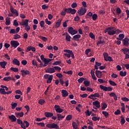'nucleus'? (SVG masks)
<instances>
[{"instance_id":"obj_6","label":"nucleus","mask_w":129,"mask_h":129,"mask_svg":"<svg viewBox=\"0 0 129 129\" xmlns=\"http://www.w3.org/2000/svg\"><path fill=\"white\" fill-rule=\"evenodd\" d=\"M68 31L69 32V34H71V35H75L78 33V31L77 30H74V28L73 27H69Z\"/></svg>"},{"instance_id":"obj_46","label":"nucleus","mask_w":129,"mask_h":129,"mask_svg":"<svg viewBox=\"0 0 129 129\" xmlns=\"http://www.w3.org/2000/svg\"><path fill=\"white\" fill-rule=\"evenodd\" d=\"M122 51L123 52L124 54H126V52H129V49L127 48H125L122 49Z\"/></svg>"},{"instance_id":"obj_59","label":"nucleus","mask_w":129,"mask_h":129,"mask_svg":"<svg viewBox=\"0 0 129 129\" xmlns=\"http://www.w3.org/2000/svg\"><path fill=\"white\" fill-rule=\"evenodd\" d=\"M103 55L104 58V60H105V59L107 58L108 57V53L106 52H104Z\"/></svg>"},{"instance_id":"obj_58","label":"nucleus","mask_w":129,"mask_h":129,"mask_svg":"<svg viewBox=\"0 0 129 129\" xmlns=\"http://www.w3.org/2000/svg\"><path fill=\"white\" fill-rule=\"evenodd\" d=\"M0 93H1V94H5L6 90H5V89L1 88L0 89Z\"/></svg>"},{"instance_id":"obj_35","label":"nucleus","mask_w":129,"mask_h":129,"mask_svg":"<svg viewBox=\"0 0 129 129\" xmlns=\"http://www.w3.org/2000/svg\"><path fill=\"white\" fill-rule=\"evenodd\" d=\"M109 83L110 85H112V86H116L117 84L114 82V81H112L111 80L109 81Z\"/></svg>"},{"instance_id":"obj_19","label":"nucleus","mask_w":129,"mask_h":129,"mask_svg":"<svg viewBox=\"0 0 129 129\" xmlns=\"http://www.w3.org/2000/svg\"><path fill=\"white\" fill-rule=\"evenodd\" d=\"M123 44L124 46H128V45H129V43H128L129 39H128V38H125L123 40Z\"/></svg>"},{"instance_id":"obj_32","label":"nucleus","mask_w":129,"mask_h":129,"mask_svg":"<svg viewBox=\"0 0 129 129\" xmlns=\"http://www.w3.org/2000/svg\"><path fill=\"white\" fill-rule=\"evenodd\" d=\"M84 84L85 86H86V87H88V86H89L90 85V82L88 81H84Z\"/></svg>"},{"instance_id":"obj_43","label":"nucleus","mask_w":129,"mask_h":129,"mask_svg":"<svg viewBox=\"0 0 129 129\" xmlns=\"http://www.w3.org/2000/svg\"><path fill=\"white\" fill-rule=\"evenodd\" d=\"M71 39V36H70V35H66V41H67L68 42H70Z\"/></svg>"},{"instance_id":"obj_24","label":"nucleus","mask_w":129,"mask_h":129,"mask_svg":"<svg viewBox=\"0 0 129 129\" xmlns=\"http://www.w3.org/2000/svg\"><path fill=\"white\" fill-rule=\"evenodd\" d=\"M11 24V18L9 17H7L6 19V26H9Z\"/></svg>"},{"instance_id":"obj_37","label":"nucleus","mask_w":129,"mask_h":129,"mask_svg":"<svg viewBox=\"0 0 129 129\" xmlns=\"http://www.w3.org/2000/svg\"><path fill=\"white\" fill-rule=\"evenodd\" d=\"M100 95L99 93H95L94 94H91V97H100Z\"/></svg>"},{"instance_id":"obj_21","label":"nucleus","mask_w":129,"mask_h":129,"mask_svg":"<svg viewBox=\"0 0 129 129\" xmlns=\"http://www.w3.org/2000/svg\"><path fill=\"white\" fill-rule=\"evenodd\" d=\"M13 64L14 65H17V66H20V61L17 58H14L13 60Z\"/></svg>"},{"instance_id":"obj_33","label":"nucleus","mask_w":129,"mask_h":129,"mask_svg":"<svg viewBox=\"0 0 129 129\" xmlns=\"http://www.w3.org/2000/svg\"><path fill=\"white\" fill-rule=\"evenodd\" d=\"M121 118V124H124V123H125V119H124V117H123L122 116H120Z\"/></svg>"},{"instance_id":"obj_10","label":"nucleus","mask_w":129,"mask_h":129,"mask_svg":"<svg viewBox=\"0 0 129 129\" xmlns=\"http://www.w3.org/2000/svg\"><path fill=\"white\" fill-rule=\"evenodd\" d=\"M54 108L55 109V111L57 112H58V113H61V112H63V109H61L60 108V106L55 105L54 106Z\"/></svg>"},{"instance_id":"obj_15","label":"nucleus","mask_w":129,"mask_h":129,"mask_svg":"<svg viewBox=\"0 0 129 129\" xmlns=\"http://www.w3.org/2000/svg\"><path fill=\"white\" fill-rule=\"evenodd\" d=\"M20 25H21V26H25V27H27L29 25V20L26 19L24 20V22L20 23Z\"/></svg>"},{"instance_id":"obj_20","label":"nucleus","mask_w":129,"mask_h":129,"mask_svg":"<svg viewBox=\"0 0 129 129\" xmlns=\"http://www.w3.org/2000/svg\"><path fill=\"white\" fill-rule=\"evenodd\" d=\"M80 38H81V35H80V34H77L74 36L72 39L74 40V41H79V39L77 40V39H80Z\"/></svg>"},{"instance_id":"obj_23","label":"nucleus","mask_w":129,"mask_h":129,"mask_svg":"<svg viewBox=\"0 0 129 129\" xmlns=\"http://www.w3.org/2000/svg\"><path fill=\"white\" fill-rule=\"evenodd\" d=\"M15 115L16 117H19V116H20V117H23L24 116V112H21L19 113H15Z\"/></svg>"},{"instance_id":"obj_28","label":"nucleus","mask_w":129,"mask_h":129,"mask_svg":"<svg viewBox=\"0 0 129 129\" xmlns=\"http://www.w3.org/2000/svg\"><path fill=\"white\" fill-rule=\"evenodd\" d=\"M38 37L39 38V39H41V40H42V41H44V42H46V41H48V38H47L46 37L39 35L38 36Z\"/></svg>"},{"instance_id":"obj_62","label":"nucleus","mask_w":129,"mask_h":129,"mask_svg":"<svg viewBox=\"0 0 129 129\" xmlns=\"http://www.w3.org/2000/svg\"><path fill=\"white\" fill-rule=\"evenodd\" d=\"M13 25L15 26V27H18V26H19V23H18L17 20L14 21Z\"/></svg>"},{"instance_id":"obj_14","label":"nucleus","mask_w":129,"mask_h":129,"mask_svg":"<svg viewBox=\"0 0 129 129\" xmlns=\"http://www.w3.org/2000/svg\"><path fill=\"white\" fill-rule=\"evenodd\" d=\"M32 51V52H35L36 51V48L33 47L32 46H29L26 49V52H29V51Z\"/></svg>"},{"instance_id":"obj_17","label":"nucleus","mask_w":129,"mask_h":129,"mask_svg":"<svg viewBox=\"0 0 129 129\" xmlns=\"http://www.w3.org/2000/svg\"><path fill=\"white\" fill-rule=\"evenodd\" d=\"M61 94H62V97H67V96H68V92H67V90H62L61 91Z\"/></svg>"},{"instance_id":"obj_9","label":"nucleus","mask_w":129,"mask_h":129,"mask_svg":"<svg viewBox=\"0 0 129 129\" xmlns=\"http://www.w3.org/2000/svg\"><path fill=\"white\" fill-rule=\"evenodd\" d=\"M21 72L23 77H25L26 75H31V73L28 70L25 71L24 70H23L21 71Z\"/></svg>"},{"instance_id":"obj_51","label":"nucleus","mask_w":129,"mask_h":129,"mask_svg":"<svg viewBox=\"0 0 129 129\" xmlns=\"http://www.w3.org/2000/svg\"><path fill=\"white\" fill-rule=\"evenodd\" d=\"M102 112V114L104 115V116H105V117H107V116H108V115H109L108 112L105 111H103Z\"/></svg>"},{"instance_id":"obj_53","label":"nucleus","mask_w":129,"mask_h":129,"mask_svg":"<svg viewBox=\"0 0 129 129\" xmlns=\"http://www.w3.org/2000/svg\"><path fill=\"white\" fill-rule=\"evenodd\" d=\"M54 69L55 70H56L57 71H58V72H60L61 71V68L58 66L54 67Z\"/></svg>"},{"instance_id":"obj_45","label":"nucleus","mask_w":129,"mask_h":129,"mask_svg":"<svg viewBox=\"0 0 129 129\" xmlns=\"http://www.w3.org/2000/svg\"><path fill=\"white\" fill-rule=\"evenodd\" d=\"M85 80V79H84V78H81L78 80V82H79V83H82Z\"/></svg>"},{"instance_id":"obj_31","label":"nucleus","mask_w":129,"mask_h":129,"mask_svg":"<svg viewBox=\"0 0 129 129\" xmlns=\"http://www.w3.org/2000/svg\"><path fill=\"white\" fill-rule=\"evenodd\" d=\"M72 126L74 129H77L78 128V127L77 126V123L76 122H72Z\"/></svg>"},{"instance_id":"obj_11","label":"nucleus","mask_w":129,"mask_h":129,"mask_svg":"<svg viewBox=\"0 0 129 129\" xmlns=\"http://www.w3.org/2000/svg\"><path fill=\"white\" fill-rule=\"evenodd\" d=\"M95 74L96 76H97L98 78H101V77H102V72L101 71L96 70L95 71Z\"/></svg>"},{"instance_id":"obj_49","label":"nucleus","mask_w":129,"mask_h":129,"mask_svg":"<svg viewBox=\"0 0 129 129\" xmlns=\"http://www.w3.org/2000/svg\"><path fill=\"white\" fill-rule=\"evenodd\" d=\"M67 120H71L72 119V115H68L66 117Z\"/></svg>"},{"instance_id":"obj_44","label":"nucleus","mask_w":129,"mask_h":129,"mask_svg":"<svg viewBox=\"0 0 129 129\" xmlns=\"http://www.w3.org/2000/svg\"><path fill=\"white\" fill-rule=\"evenodd\" d=\"M39 104H41V105H43L44 103H45V100L44 99H40L38 101Z\"/></svg>"},{"instance_id":"obj_30","label":"nucleus","mask_w":129,"mask_h":129,"mask_svg":"<svg viewBox=\"0 0 129 129\" xmlns=\"http://www.w3.org/2000/svg\"><path fill=\"white\" fill-rule=\"evenodd\" d=\"M57 116L58 120H61V118H64V117H65V116H62V115L59 113L57 114Z\"/></svg>"},{"instance_id":"obj_26","label":"nucleus","mask_w":129,"mask_h":129,"mask_svg":"<svg viewBox=\"0 0 129 129\" xmlns=\"http://www.w3.org/2000/svg\"><path fill=\"white\" fill-rule=\"evenodd\" d=\"M7 62L6 61H1L0 62V65L2 68H3L4 69L6 68V66L7 65Z\"/></svg>"},{"instance_id":"obj_50","label":"nucleus","mask_w":129,"mask_h":129,"mask_svg":"<svg viewBox=\"0 0 129 129\" xmlns=\"http://www.w3.org/2000/svg\"><path fill=\"white\" fill-rule=\"evenodd\" d=\"M21 38V36L19 34H16L14 35V40H18V39H20Z\"/></svg>"},{"instance_id":"obj_56","label":"nucleus","mask_w":129,"mask_h":129,"mask_svg":"<svg viewBox=\"0 0 129 129\" xmlns=\"http://www.w3.org/2000/svg\"><path fill=\"white\" fill-rule=\"evenodd\" d=\"M71 7L73 9H75V8H77V3H74L71 5Z\"/></svg>"},{"instance_id":"obj_22","label":"nucleus","mask_w":129,"mask_h":129,"mask_svg":"<svg viewBox=\"0 0 129 129\" xmlns=\"http://www.w3.org/2000/svg\"><path fill=\"white\" fill-rule=\"evenodd\" d=\"M62 22V20L60 19H59L57 20V22L55 23V27L56 28H59L60 26H61V23Z\"/></svg>"},{"instance_id":"obj_34","label":"nucleus","mask_w":129,"mask_h":129,"mask_svg":"<svg viewBox=\"0 0 129 129\" xmlns=\"http://www.w3.org/2000/svg\"><path fill=\"white\" fill-rule=\"evenodd\" d=\"M119 75L120 76H122V77H123L126 75V72L125 71L124 72L123 71H120Z\"/></svg>"},{"instance_id":"obj_48","label":"nucleus","mask_w":129,"mask_h":129,"mask_svg":"<svg viewBox=\"0 0 129 129\" xmlns=\"http://www.w3.org/2000/svg\"><path fill=\"white\" fill-rule=\"evenodd\" d=\"M72 15H75L76 14V10L74 9H71V13Z\"/></svg>"},{"instance_id":"obj_55","label":"nucleus","mask_w":129,"mask_h":129,"mask_svg":"<svg viewBox=\"0 0 129 129\" xmlns=\"http://www.w3.org/2000/svg\"><path fill=\"white\" fill-rule=\"evenodd\" d=\"M121 100H122V101H125V102H128V101H129V99L125 97L122 98Z\"/></svg>"},{"instance_id":"obj_1","label":"nucleus","mask_w":129,"mask_h":129,"mask_svg":"<svg viewBox=\"0 0 129 129\" xmlns=\"http://www.w3.org/2000/svg\"><path fill=\"white\" fill-rule=\"evenodd\" d=\"M113 27H109L104 30V33H108L110 36H112L116 33V31L113 30Z\"/></svg>"},{"instance_id":"obj_12","label":"nucleus","mask_w":129,"mask_h":129,"mask_svg":"<svg viewBox=\"0 0 129 129\" xmlns=\"http://www.w3.org/2000/svg\"><path fill=\"white\" fill-rule=\"evenodd\" d=\"M9 118L11 120L12 122H15L17 121V117L14 115L9 116Z\"/></svg>"},{"instance_id":"obj_39","label":"nucleus","mask_w":129,"mask_h":129,"mask_svg":"<svg viewBox=\"0 0 129 129\" xmlns=\"http://www.w3.org/2000/svg\"><path fill=\"white\" fill-rule=\"evenodd\" d=\"M18 106V103H12L11 104V106H12V109H15L16 107Z\"/></svg>"},{"instance_id":"obj_42","label":"nucleus","mask_w":129,"mask_h":129,"mask_svg":"<svg viewBox=\"0 0 129 129\" xmlns=\"http://www.w3.org/2000/svg\"><path fill=\"white\" fill-rule=\"evenodd\" d=\"M97 18H98V16L96 14H94V15H92V19L93 21H96Z\"/></svg>"},{"instance_id":"obj_52","label":"nucleus","mask_w":129,"mask_h":129,"mask_svg":"<svg viewBox=\"0 0 129 129\" xmlns=\"http://www.w3.org/2000/svg\"><path fill=\"white\" fill-rule=\"evenodd\" d=\"M32 65H33V66H36V67H38V64L37 63L36 59H33L32 60Z\"/></svg>"},{"instance_id":"obj_2","label":"nucleus","mask_w":129,"mask_h":129,"mask_svg":"<svg viewBox=\"0 0 129 129\" xmlns=\"http://www.w3.org/2000/svg\"><path fill=\"white\" fill-rule=\"evenodd\" d=\"M86 12H87V10L86 8H83V7H81L78 11V14L79 16H84L86 14Z\"/></svg>"},{"instance_id":"obj_25","label":"nucleus","mask_w":129,"mask_h":129,"mask_svg":"<svg viewBox=\"0 0 129 129\" xmlns=\"http://www.w3.org/2000/svg\"><path fill=\"white\" fill-rule=\"evenodd\" d=\"M102 38V37H99V39L100 40L98 41L97 42V46H98V45H99V44H101L102 45H103L104 44H105V42L104 41V40L102 41L101 40V39Z\"/></svg>"},{"instance_id":"obj_29","label":"nucleus","mask_w":129,"mask_h":129,"mask_svg":"<svg viewBox=\"0 0 129 129\" xmlns=\"http://www.w3.org/2000/svg\"><path fill=\"white\" fill-rule=\"evenodd\" d=\"M71 9L72 8H68V9L67 8H64L63 9V10L64 11V12H66V13H68V14H70L71 12Z\"/></svg>"},{"instance_id":"obj_36","label":"nucleus","mask_w":129,"mask_h":129,"mask_svg":"<svg viewBox=\"0 0 129 129\" xmlns=\"http://www.w3.org/2000/svg\"><path fill=\"white\" fill-rule=\"evenodd\" d=\"M44 25H45V22L44 21H41L40 22V25L41 28H43V29H46V27L44 26Z\"/></svg>"},{"instance_id":"obj_60","label":"nucleus","mask_w":129,"mask_h":129,"mask_svg":"<svg viewBox=\"0 0 129 129\" xmlns=\"http://www.w3.org/2000/svg\"><path fill=\"white\" fill-rule=\"evenodd\" d=\"M56 76L58 77V78H62L63 77V75L61 73H57L56 74Z\"/></svg>"},{"instance_id":"obj_5","label":"nucleus","mask_w":129,"mask_h":129,"mask_svg":"<svg viewBox=\"0 0 129 129\" xmlns=\"http://www.w3.org/2000/svg\"><path fill=\"white\" fill-rule=\"evenodd\" d=\"M100 89H101L102 90H103L104 91H112V88L110 87H105L104 86L102 85H100L99 86Z\"/></svg>"},{"instance_id":"obj_3","label":"nucleus","mask_w":129,"mask_h":129,"mask_svg":"<svg viewBox=\"0 0 129 129\" xmlns=\"http://www.w3.org/2000/svg\"><path fill=\"white\" fill-rule=\"evenodd\" d=\"M44 79H48L46 83L47 84L51 83L52 82V80H53V75H49L48 74H45L44 75Z\"/></svg>"},{"instance_id":"obj_41","label":"nucleus","mask_w":129,"mask_h":129,"mask_svg":"<svg viewBox=\"0 0 129 129\" xmlns=\"http://www.w3.org/2000/svg\"><path fill=\"white\" fill-rule=\"evenodd\" d=\"M92 120H94V121H96V120H99V119H100V117L93 116V117H92Z\"/></svg>"},{"instance_id":"obj_54","label":"nucleus","mask_w":129,"mask_h":129,"mask_svg":"<svg viewBox=\"0 0 129 129\" xmlns=\"http://www.w3.org/2000/svg\"><path fill=\"white\" fill-rule=\"evenodd\" d=\"M36 124L39 125V126H42V127H44V126H45V123L44 122L36 123Z\"/></svg>"},{"instance_id":"obj_63","label":"nucleus","mask_w":129,"mask_h":129,"mask_svg":"<svg viewBox=\"0 0 129 129\" xmlns=\"http://www.w3.org/2000/svg\"><path fill=\"white\" fill-rule=\"evenodd\" d=\"M105 61H109L110 62H111L112 61H113L112 58L111 57V56H108V58L105 59Z\"/></svg>"},{"instance_id":"obj_57","label":"nucleus","mask_w":129,"mask_h":129,"mask_svg":"<svg viewBox=\"0 0 129 129\" xmlns=\"http://www.w3.org/2000/svg\"><path fill=\"white\" fill-rule=\"evenodd\" d=\"M15 93H16V94H20V95H23V93H22V91H21L20 90H16Z\"/></svg>"},{"instance_id":"obj_38","label":"nucleus","mask_w":129,"mask_h":129,"mask_svg":"<svg viewBox=\"0 0 129 129\" xmlns=\"http://www.w3.org/2000/svg\"><path fill=\"white\" fill-rule=\"evenodd\" d=\"M4 81H10V80H12V77H6L3 79Z\"/></svg>"},{"instance_id":"obj_64","label":"nucleus","mask_w":129,"mask_h":129,"mask_svg":"<svg viewBox=\"0 0 129 129\" xmlns=\"http://www.w3.org/2000/svg\"><path fill=\"white\" fill-rule=\"evenodd\" d=\"M89 35L91 39H95V35H94V34H93L92 32L90 33Z\"/></svg>"},{"instance_id":"obj_16","label":"nucleus","mask_w":129,"mask_h":129,"mask_svg":"<svg viewBox=\"0 0 129 129\" xmlns=\"http://www.w3.org/2000/svg\"><path fill=\"white\" fill-rule=\"evenodd\" d=\"M44 115H45V116H46V117H52V116L54 115V114L50 112H45L44 113Z\"/></svg>"},{"instance_id":"obj_47","label":"nucleus","mask_w":129,"mask_h":129,"mask_svg":"<svg viewBox=\"0 0 129 129\" xmlns=\"http://www.w3.org/2000/svg\"><path fill=\"white\" fill-rule=\"evenodd\" d=\"M61 63H62L61 61H56L52 63V65H60Z\"/></svg>"},{"instance_id":"obj_61","label":"nucleus","mask_w":129,"mask_h":129,"mask_svg":"<svg viewBox=\"0 0 129 129\" xmlns=\"http://www.w3.org/2000/svg\"><path fill=\"white\" fill-rule=\"evenodd\" d=\"M114 114L116 115H118V114H120V110L117 109L116 111L114 112Z\"/></svg>"},{"instance_id":"obj_13","label":"nucleus","mask_w":129,"mask_h":129,"mask_svg":"<svg viewBox=\"0 0 129 129\" xmlns=\"http://www.w3.org/2000/svg\"><path fill=\"white\" fill-rule=\"evenodd\" d=\"M55 70L53 68H48L46 71L45 72L46 73H54L55 72Z\"/></svg>"},{"instance_id":"obj_8","label":"nucleus","mask_w":129,"mask_h":129,"mask_svg":"<svg viewBox=\"0 0 129 129\" xmlns=\"http://www.w3.org/2000/svg\"><path fill=\"white\" fill-rule=\"evenodd\" d=\"M10 12L12 13V14H14L15 15H16V17H19V12H18L17 10L14 9L13 6L10 7Z\"/></svg>"},{"instance_id":"obj_27","label":"nucleus","mask_w":129,"mask_h":129,"mask_svg":"<svg viewBox=\"0 0 129 129\" xmlns=\"http://www.w3.org/2000/svg\"><path fill=\"white\" fill-rule=\"evenodd\" d=\"M123 38H124V34H120L119 35V38H117L116 39L119 40V41H121V40H122V39H123Z\"/></svg>"},{"instance_id":"obj_18","label":"nucleus","mask_w":129,"mask_h":129,"mask_svg":"<svg viewBox=\"0 0 129 129\" xmlns=\"http://www.w3.org/2000/svg\"><path fill=\"white\" fill-rule=\"evenodd\" d=\"M93 105H95L96 107H97L98 108H100V102H99L98 101H96L95 102H93L92 103Z\"/></svg>"},{"instance_id":"obj_4","label":"nucleus","mask_w":129,"mask_h":129,"mask_svg":"<svg viewBox=\"0 0 129 129\" xmlns=\"http://www.w3.org/2000/svg\"><path fill=\"white\" fill-rule=\"evenodd\" d=\"M46 127H48V128H57V129H59V126L58 125V124H56V123H48L46 125Z\"/></svg>"},{"instance_id":"obj_7","label":"nucleus","mask_w":129,"mask_h":129,"mask_svg":"<svg viewBox=\"0 0 129 129\" xmlns=\"http://www.w3.org/2000/svg\"><path fill=\"white\" fill-rule=\"evenodd\" d=\"M10 44L13 48H17L18 46L20 45V43L16 40H12L10 42Z\"/></svg>"},{"instance_id":"obj_40","label":"nucleus","mask_w":129,"mask_h":129,"mask_svg":"<svg viewBox=\"0 0 129 129\" xmlns=\"http://www.w3.org/2000/svg\"><path fill=\"white\" fill-rule=\"evenodd\" d=\"M10 70H12L14 72H18L19 71V69L17 68L12 67L11 68Z\"/></svg>"}]
</instances>
